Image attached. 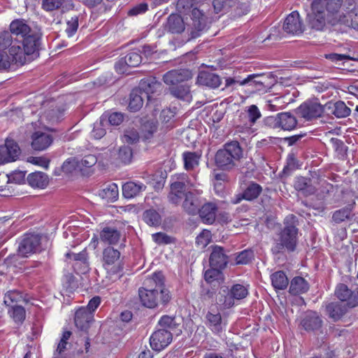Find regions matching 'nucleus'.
Segmentation results:
<instances>
[{
  "label": "nucleus",
  "mask_w": 358,
  "mask_h": 358,
  "mask_svg": "<svg viewBox=\"0 0 358 358\" xmlns=\"http://www.w3.org/2000/svg\"><path fill=\"white\" fill-rule=\"evenodd\" d=\"M9 32L19 38L20 48L24 57L38 54L42 33L37 28H31L24 19L13 20L9 26Z\"/></svg>",
  "instance_id": "1"
},
{
  "label": "nucleus",
  "mask_w": 358,
  "mask_h": 358,
  "mask_svg": "<svg viewBox=\"0 0 358 358\" xmlns=\"http://www.w3.org/2000/svg\"><path fill=\"white\" fill-rule=\"evenodd\" d=\"M19 38L9 31H0V71L8 70L13 64L24 65L27 62Z\"/></svg>",
  "instance_id": "2"
},
{
  "label": "nucleus",
  "mask_w": 358,
  "mask_h": 358,
  "mask_svg": "<svg viewBox=\"0 0 358 358\" xmlns=\"http://www.w3.org/2000/svg\"><path fill=\"white\" fill-rule=\"evenodd\" d=\"M295 218V216L292 215L287 216L285 219V227L280 234L279 243L272 248L273 253H280L284 249L288 251L295 250L298 234Z\"/></svg>",
  "instance_id": "3"
},
{
  "label": "nucleus",
  "mask_w": 358,
  "mask_h": 358,
  "mask_svg": "<svg viewBox=\"0 0 358 358\" xmlns=\"http://www.w3.org/2000/svg\"><path fill=\"white\" fill-rule=\"evenodd\" d=\"M243 157V150L239 143L231 141L226 143L222 149L215 154L216 165L223 170H229L234 167Z\"/></svg>",
  "instance_id": "4"
},
{
  "label": "nucleus",
  "mask_w": 358,
  "mask_h": 358,
  "mask_svg": "<svg viewBox=\"0 0 358 358\" xmlns=\"http://www.w3.org/2000/svg\"><path fill=\"white\" fill-rule=\"evenodd\" d=\"M262 117V113L256 105H251L245 108L236 122L235 133L250 136L254 133L252 127Z\"/></svg>",
  "instance_id": "5"
},
{
  "label": "nucleus",
  "mask_w": 358,
  "mask_h": 358,
  "mask_svg": "<svg viewBox=\"0 0 358 358\" xmlns=\"http://www.w3.org/2000/svg\"><path fill=\"white\" fill-rule=\"evenodd\" d=\"M120 259V251L113 247H107L103 250V266L113 280H116L122 276V267Z\"/></svg>",
  "instance_id": "6"
},
{
  "label": "nucleus",
  "mask_w": 358,
  "mask_h": 358,
  "mask_svg": "<svg viewBox=\"0 0 358 358\" xmlns=\"http://www.w3.org/2000/svg\"><path fill=\"white\" fill-rule=\"evenodd\" d=\"M222 292H220V296L219 302L225 308H229L234 304V299H242L245 298L248 294V289L246 287L242 285H234L229 291L227 287L222 288Z\"/></svg>",
  "instance_id": "7"
},
{
  "label": "nucleus",
  "mask_w": 358,
  "mask_h": 358,
  "mask_svg": "<svg viewBox=\"0 0 358 358\" xmlns=\"http://www.w3.org/2000/svg\"><path fill=\"white\" fill-rule=\"evenodd\" d=\"M315 3L313 1L311 12L308 14V22L309 25L316 30L321 31L326 26L327 23H332V20L321 8H316Z\"/></svg>",
  "instance_id": "8"
},
{
  "label": "nucleus",
  "mask_w": 358,
  "mask_h": 358,
  "mask_svg": "<svg viewBox=\"0 0 358 358\" xmlns=\"http://www.w3.org/2000/svg\"><path fill=\"white\" fill-rule=\"evenodd\" d=\"M192 24L187 29L191 38H196L200 36L207 30L206 17L198 8H194L192 10Z\"/></svg>",
  "instance_id": "9"
},
{
  "label": "nucleus",
  "mask_w": 358,
  "mask_h": 358,
  "mask_svg": "<svg viewBox=\"0 0 358 358\" xmlns=\"http://www.w3.org/2000/svg\"><path fill=\"white\" fill-rule=\"evenodd\" d=\"M40 243L41 237L38 234H25L19 243V255L22 257H28L36 252Z\"/></svg>",
  "instance_id": "10"
},
{
  "label": "nucleus",
  "mask_w": 358,
  "mask_h": 358,
  "mask_svg": "<svg viewBox=\"0 0 358 358\" xmlns=\"http://www.w3.org/2000/svg\"><path fill=\"white\" fill-rule=\"evenodd\" d=\"M96 157L93 155H85L81 159L76 158L67 159L62 166L64 171L71 172L73 170L82 171L85 168H90L96 164Z\"/></svg>",
  "instance_id": "11"
},
{
  "label": "nucleus",
  "mask_w": 358,
  "mask_h": 358,
  "mask_svg": "<svg viewBox=\"0 0 358 358\" xmlns=\"http://www.w3.org/2000/svg\"><path fill=\"white\" fill-rule=\"evenodd\" d=\"M173 335L169 330L159 329L150 336V346L155 351H161L171 343Z\"/></svg>",
  "instance_id": "12"
},
{
  "label": "nucleus",
  "mask_w": 358,
  "mask_h": 358,
  "mask_svg": "<svg viewBox=\"0 0 358 358\" xmlns=\"http://www.w3.org/2000/svg\"><path fill=\"white\" fill-rule=\"evenodd\" d=\"M20 154L17 143L6 138L4 145H0V164L15 161Z\"/></svg>",
  "instance_id": "13"
},
{
  "label": "nucleus",
  "mask_w": 358,
  "mask_h": 358,
  "mask_svg": "<svg viewBox=\"0 0 358 358\" xmlns=\"http://www.w3.org/2000/svg\"><path fill=\"white\" fill-rule=\"evenodd\" d=\"M324 111L323 106L317 101H306L297 109L298 113L306 120L319 117Z\"/></svg>",
  "instance_id": "14"
},
{
  "label": "nucleus",
  "mask_w": 358,
  "mask_h": 358,
  "mask_svg": "<svg viewBox=\"0 0 358 358\" xmlns=\"http://www.w3.org/2000/svg\"><path fill=\"white\" fill-rule=\"evenodd\" d=\"M155 285L154 289H157L160 292V299L163 303H166L171 299L169 291L164 287V275L161 272H155L151 278L145 280L144 285L148 287Z\"/></svg>",
  "instance_id": "15"
},
{
  "label": "nucleus",
  "mask_w": 358,
  "mask_h": 358,
  "mask_svg": "<svg viewBox=\"0 0 358 358\" xmlns=\"http://www.w3.org/2000/svg\"><path fill=\"white\" fill-rule=\"evenodd\" d=\"M283 29L293 35H299L303 32V25L297 11H293L287 15L283 24Z\"/></svg>",
  "instance_id": "16"
},
{
  "label": "nucleus",
  "mask_w": 358,
  "mask_h": 358,
  "mask_svg": "<svg viewBox=\"0 0 358 358\" xmlns=\"http://www.w3.org/2000/svg\"><path fill=\"white\" fill-rule=\"evenodd\" d=\"M160 292L157 289L141 287L138 289V296L142 304L149 308H155L159 301Z\"/></svg>",
  "instance_id": "17"
},
{
  "label": "nucleus",
  "mask_w": 358,
  "mask_h": 358,
  "mask_svg": "<svg viewBox=\"0 0 358 358\" xmlns=\"http://www.w3.org/2000/svg\"><path fill=\"white\" fill-rule=\"evenodd\" d=\"M141 62L142 57L139 52L131 51L115 63V69L117 73H124L127 71L126 66L136 67Z\"/></svg>",
  "instance_id": "18"
},
{
  "label": "nucleus",
  "mask_w": 358,
  "mask_h": 358,
  "mask_svg": "<svg viewBox=\"0 0 358 358\" xmlns=\"http://www.w3.org/2000/svg\"><path fill=\"white\" fill-rule=\"evenodd\" d=\"M335 295L341 301L346 302L350 307H355L358 305V294L351 291L344 284L337 285Z\"/></svg>",
  "instance_id": "19"
},
{
  "label": "nucleus",
  "mask_w": 358,
  "mask_h": 358,
  "mask_svg": "<svg viewBox=\"0 0 358 358\" xmlns=\"http://www.w3.org/2000/svg\"><path fill=\"white\" fill-rule=\"evenodd\" d=\"M192 78V73L187 69L171 70L164 74V82L169 85H175Z\"/></svg>",
  "instance_id": "20"
},
{
  "label": "nucleus",
  "mask_w": 358,
  "mask_h": 358,
  "mask_svg": "<svg viewBox=\"0 0 358 358\" xmlns=\"http://www.w3.org/2000/svg\"><path fill=\"white\" fill-rule=\"evenodd\" d=\"M268 80L269 78L266 74H250L242 80L241 85H249L255 87L257 90L262 91L270 87Z\"/></svg>",
  "instance_id": "21"
},
{
  "label": "nucleus",
  "mask_w": 358,
  "mask_h": 358,
  "mask_svg": "<svg viewBox=\"0 0 358 358\" xmlns=\"http://www.w3.org/2000/svg\"><path fill=\"white\" fill-rule=\"evenodd\" d=\"M262 192V187L260 185L250 182L243 194L236 195V196L231 200V202L234 204L240 203L243 199L248 201H252L257 199L261 192Z\"/></svg>",
  "instance_id": "22"
},
{
  "label": "nucleus",
  "mask_w": 358,
  "mask_h": 358,
  "mask_svg": "<svg viewBox=\"0 0 358 358\" xmlns=\"http://www.w3.org/2000/svg\"><path fill=\"white\" fill-rule=\"evenodd\" d=\"M209 263L211 267L224 268L228 263V257L225 254L224 248L218 246H212V252L209 257Z\"/></svg>",
  "instance_id": "23"
},
{
  "label": "nucleus",
  "mask_w": 358,
  "mask_h": 358,
  "mask_svg": "<svg viewBox=\"0 0 358 358\" xmlns=\"http://www.w3.org/2000/svg\"><path fill=\"white\" fill-rule=\"evenodd\" d=\"M94 313L84 307L80 308L75 314V324L81 331H87L93 321Z\"/></svg>",
  "instance_id": "24"
},
{
  "label": "nucleus",
  "mask_w": 358,
  "mask_h": 358,
  "mask_svg": "<svg viewBox=\"0 0 358 358\" xmlns=\"http://www.w3.org/2000/svg\"><path fill=\"white\" fill-rule=\"evenodd\" d=\"M31 147L35 150H43L52 143V136L49 133L37 131L31 136Z\"/></svg>",
  "instance_id": "25"
},
{
  "label": "nucleus",
  "mask_w": 358,
  "mask_h": 358,
  "mask_svg": "<svg viewBox=\"0 0 358 358\" xmlns=\"http://www.w3.org/2000/svg\"><path fill=\"white\" fill-rule=\"evenodd\" d=\"M197 83L210 88H217L222 83L220 77L215 73L206 71L199 72L197 76Z\"/></svg>",
  "instance_id": "26"
},
{
  "label": "nucleus",
  "mask_w": 358,
  "mask_h": 358,
  "mask_svg": "<svg viewBox=\"0 0 358 358\" xmlns=\"http://www.w3.org/2000/svg\"><path fill=\"white\" fill-rule=\"evenodd\" d=\"M294 187L296 191L305 196L315 194L319 189L317 185L312 183L310 179L302 176L296 178Z\"/></svg>",
  "instance_id": "27"
},
{
  "label": "nucleus",
  "mask_w": 358,
  "mask_h": 358,
  "mask_svg": "<svg viewBox=\"0 0 358 358\" xmlns=\"http://www.w3.org/2000/svg\"><path fill=\"white\" fill-rule=\"evenodd\" d=\"M322 321L318 314L314 311H308L303 315L301 324L308 331H315L322 327Z\"/></svg>",
  "instance_id": "28"
},
{
  "label": "nucleus",
  "mask_w": 358,
  "mask_h": 358,
  "mask_svg": "<svg viewBox=\"0 0 358 358\" xmlns=\"http://www.w3.org/2000/svg\"><path fill=\"white\" fill-rule=\"evenodd\" d=\"M200 206L201 200L198 194L187 192L182 203L183 210L188 214L195 215L198 213Z\"/></svg>",
  "instance_id": "29"
},
{
  "label": "nucleus",
  "mask_w": 358,
  "mask_h": 358,
  "mask_svg": "<svg viewBox=\"0 0 358 358\" xmlns=\"http://www.w3.org/2000/svg\"><path fill=\"white\" fill-rule=\"evenodd\" d=\"M198 213L203 223L211 224L216 220L217 206L215 203L208 202L199 209Z\"/></svg>",
  "instance_id": "30"
},
{
  "label": "nucleus",
  "mask_w": 358,
  "mask_h": 358,
  "mask_svg": "<svg viewBox=\"0 0 358 358\" xmlns=\"http://www.w3.org/2000/svg\"><path fill=\"white\" fill-rule=\"evenodd\" d=\"M206 325L215 334L223 330V323L221 315L218 310L210 309L206 315Z\"/></svg>",
  "instance_id": "31"
},
{
  "label": "nucleus",
  "mask_w": 358,
  "mask_h": 358,
  "mask_svg": "<svg viewBox=\"0 0 358 358\" xmlns=\"http://www.w3.org/2000/svg\"><path fill=\"white\" fill-rule=\"evenodd\" d=\"M349 6L346 14H343V17L341 16L339 20L342 24L358 31V6L353 3H350Z\"/></svg>",
  "instance_id": "32"
},
{
  "label": "nucleus",
  "mask_w": 358,
  "mask_h": 358,
  "mask_svg": "<svg viewBox=\"0 0 358 358\" xmlns=\"http://www.w3.org/2000/svg\"><path fill=\"white\" fill-rule=\"evenodd\" d=\"M275 127L281 128L283 130H292L296 126V117L290 113H282L278 114L275 117Z\"/></svg>",
  "instance_id": "33"
},
{
  "label": "nucleus",
  "mask_w": 358,
  "mask_h": 358,
  "mask_svg": "<svg viewBox=\"0 0 358 358\" xmlns=\"http://www.w3.org/2000/svg\"><path fill=\"white\" fill-rule=\"evenodd\" d=\"M316 8H321L331 17L337 15L341 8L343 0H313Z\"/></svg>",
  "instance_id": "34"
},
{
  "label": "nucleus",
  "mask_w": 358,
  "mask_h": 358,
  "mask_svg": "<svg viewBox=\"0 0 358 358\" xmlns=\"http://www.w3.org/2000/svg\"><path fill=\"white\" fill-rule=\"evenodd\" d=\"M100 240L105 244L115 245L117 244L121 237L120 232L112 227H105L100 231Z\"/></svg>",
  "instance_id": "35"
},
{
  "label": "nucleus",
  "mask_w": 358,
  "mask_h": 358,
  "mask_svg": "<svg viewBox=\"0 0 358 358\" xmlns=\"http://www.w3.org/2000/svg\"><path fill=\"white\" fill-rule=\"evenodd\" d=\"M161 88V83L157 82L155 78L142 80L138 90L146 96L148 100L151 99V94L157 92Z\"/></svg>",
  "instance_id": "36"
},
{
  "label": "nucleus",
  "mask_w": 358,
  "mask_h": 358,
  "mask_svg": "<svg viewBox=\"0 0 358 358\" xmlns=\"http://www.w3.org/2000/svg\"><path fill=\"white\" fill-rule=\"evenodd\" d=\"M146 186L142 182H127L122 185V194L127 199H131L144 191Z\"/></svg>",
  "instance_id": "37"
},
{
  "label": "nucleus",
  "mask_w": 358,
  "mask_h": 358,
  "mask_svg": "<svg viewBox=\"0 0 358 358\" xmlns=\"http://www.w3.org/2000/svg\"><path fill=\"white\" fill-rule=\"evenodd\" d=\"M27 181L33 187L43 189L48 185L49 178L46 173L41 171H36L29 174Z\"/></svg>",
  "instance_id": "38"
},
{
  "label": "nucleus",
  "mask_w": 358,
  "mask_h": 358,
  "mask_svg": "<svg viewBox=\"0 0 358 358\" xmlns=\"http://www.w3.org/2000/svg\"><path fill=\"white\" fill-rule=\"evenodd\" d=\"M42 8L50 12L65 7L66 8H73V4L71 0H42Z\"/></svg>",
  "instance_id": "39"
},
{
  "label": "nucleus",
  "mask_w": 358,
  "mask_h": 358,
  "mask_svg": "<svg viewBox=\"0 0 358 358\" xmlns=\"http://www.w3.org/2000/svg\"><path fill=\"white\" fill-rule=\"evenodd\" d=\"M309 289L308 282L302 277L296 276L290 282L289 293L298 295L306 292Z\"/></svg>",
  "instance_id": "40"
},
{
  "label": "nucleus",
  "mask_w": 358,
  "mask_h": 358,
  "mask_svg": "<svg viewBox=\"0 0 358 358\" xmlns=\"http://www.w3.org/2000/svg\"><path fill=\"white\" fill-rule=\"evenodd\" d=\"M166 29L173 34H180L185 30V24L178 15H171L167 20Z\"/></svg>",
  "instance_id": "41"
},
{
  "label": "nucleus",
  "mask_w": 358,
  "mask_h": 358,
  "mask_svg": "<svg viewBox=\"0 0 358 358\" xmlns=\"http://www.w3.org/2000/svg\"><path fill=\"white\" fill-rule=\"evenodd\" d=\"M200 158L201 155L196 152H184L182 153V159L185 169L191 171L198 166Z\"/></svg>",
  "instance_id": "42"
},
{
  "label": "nucleus",
  "mask_w": 358,
  "mask_h": 358,
  "mask_svg": "<svg viewBox=\"0 0 358 358\" xmlns=\"http://www.w3.org/2000/svg\"><path fill=\"white\" fill-rule=\"evenodd\" d=\"M143 96L142 92L138 89L131 91L128 106L130 111L136 112L141 108L143 104Z\"/></svg>",
  "instance_id": "43"
},
{
  "label": "nucleus",
  "mask_w": 358,
  "mask_h": 358,
  "mask_svg": "<svg viewBox=\"0 0 358 358\" xmlns=\"http://www.w3.org/2000/svg\"><path fill=\"white\" fill-rule=\"evenodd\" d=\"M179 183H171V192L169 194V201L174 204H179L185 198L187 193L186 189H181Z\"/></svg>",
  "instance_id": "44"
},
{
  "label": "nucleus",
  "mask_w": 358,
  "mask_h": 358,
  "mask_svg": "<svg viewBox=\"0 0 358 358\" xmlns=\"http://www.w3.org/2000/svg\"><path fill=\"white\" fill-rule=\"evenodd\" d=\"M171 93L175 97L189 102L192 100L189 86L182 84L171 88Z\"/></svg>",
  "instance_id": "45"
},
{
  "label": "nucleus",
  "mask_w": 358,
  "mask_h": 358,
  "mask_svg": "<svg viewBox=\"0 0 358 358\" xmlns=\"http://www.w3.org/2000/svg\"><path fill=\"white\" fill-rule=\"evenodd\" d=\"M271 280L275 289H285L289 284L286 274L281 271L273 273L271 275Z\"/></svg>",
  "instance_id": "46"
},
{
  "label": "nucleus",
  "mask_w": 358,
  "mask_h": 358,
  "mask_svg": "<svg viewBox=\"0 0 358 358\" xmlns=\"http://www.w3.org/2000/svg\"><path fill=\"white\" fill-rule=\"evenodd\" d=\"M23 301L24 298L22 294L17 290L7 292L3 297L4 304L10 308L19 305L18 303Z\"/></svg>",
  "instance_id": "47"
},
{
  "label": "nucleus",
  "mask_w": 358,
  "mask_h": 358,
  "mask_svg": "<svg viewBox=\"0 0 358 358\" xmlns=\"http://www.w3.org/2000/svg\"><path fill=\"white\" fill-rule=\"evenodd\" d=\"M326 311L329 317L334 321H337L341 318L345 313L343 307L337 302H331L327 305Z\"/></svg>",
  "instance_id": "48"
},
{
  "label": "nucleus",
  "mask_w": 358,
  "mask_h": 358,
  "mask_svg": "<svg viewBox=\"0 0 358 358\" xmlns=\"http://www.w3.org/2000/svg\"><path fill=\"white\" fill-rule=\"evenodd\" d=\"M101 196L108 201L113 202L117 200L119 195L117 185L115 183H110L104 187L100 193Z\"/></svg>",
  "instance_id": "49"
},
{
  "label": "nucleus",
  "mask_w": 358,
  "mask_h": 358,
  "mask_svg": "<svg viewBox=\"0 0 358 358\" xmlns=\"http://www.w3.org/2000/svg\"><path fill=\"white\" fill-rule=\"evenodd\" d=\"M143 219L150 226H159L162 222V217L159 213L154 209L145 210L143 215Z\"/></svg>",
  "instance_id": "50"
},
{
  "label": "nucleus",
  "mask_w": 358,
  "mask_h": 358,
  "mask_svg": "<svg viewBox=\"0 0 358 358\" xmlns=\"http://www.w3.org/2000/svg\"><path fill=\"white\" fill-rule=\"evenodd\" d=\"M66 257L70 259L73 258L76 262L74 266H77L78 264H82L84 273L88 271L87 254L85 250L79 253L67 252Z\"/></svg>",
  "instance_id": "51"
},
{
  "label": "nucleus",
  "mask_w": 358,
  "mask_h": 358,
  "mask_svg": "<svg viewBox=\"0 0 358 358\" xmlns=\"http://www.w3.org/2000/svg\"><path fill=\"white\" fill-rule=\"evenodd\" d=\"M235 255V263L237 265L248 264L255 257L254 252L251 249L244 250Z\"/></svg>",
  "instance_id": "52"
},
{
  "label": "nucleus",
  "mask_w": 358,
  "mask_h": 358,
  "mask_svg": "<svg viewBox=\"0 0 358 358\" xmlns=\"http://www.w3.org/2000/svg\"><path fill=\"white\" fill-rule=\"evenodd\" d=\"M350 109L343 101H337L334 103V106L331 110L332 114L338 118L348 117L350 114Z\"/></svg>",
  "instance_id": "53"
},
{
  "label": "nucleus",
  "mask_w": 358,
  "mask_h": 358,
  "mask_svg": "<svg viewBox=\"0 0 358 358\" xmlns=\"http://www.w3.org/2000/svg\"><path fill=\"white\" fill-rule=\"evenodd\" d=\"M8 314L15 322L22 323L25 319L26 311L22 306L17 305L10 308Z\"/></svg>",
  "instance_id": "54"
},
{
  "label": "nucleus",
  "mask_w": 358,
  "mask_h": 358,
  "mask_svg": "<svg viewBox=\"0 0 358 358\" xmlns=\"http://www.w3.org/2000/svg\"><path fill=\"white\" fill-rule=\"evenodd\" d=\"M211 233L207 229L203 230L196 238V245L199 249H204L211 241Z\"/></svg>",
  "instance_id": "55"
},
{
  "label": "nucleus",
  "mask_w": 358,
  "mask_h": 358,
  "mask_svg": "<svg viewBox=\"0 0 358 358\" xmlns=\"http://www.w3.org/2000/svg\"><path fill=\"white\" fill-rule=\"evenodd\" d=\"M221 268L211 267V268L206 271L204 273V279L208 283H213L221 278Z\"/></svg>",
  "instance_id": "56"
},
{
  "label": "nucleus",
  "mask_w": 358,
  "mask_h": 358,
  "mask_svg": "<svg viewBox=\"0 0 358 358\" xmlns=\"http://www.w3.org/2000/svg\"><path fill=\"white\" fill-rule=\"evenodd\" d=\"M106 123L103 120H100L99 122H96L94 124L93 129L91 132V135L95 139H100L105 136L106 131L105 129Z\"/></svg>",
  "instance_id": "57"
},
{
  "label": "nucleus",
  "mask_w": 358,
  "mask_h": 358,
  "mask_svg": "<svg viewBox=\"0 0 358 358\" xmlns=\"http://www.w3.org/2000/svg\"><path fill=\"white\" fill-rule=\"evenodd\" d=\"M173 180V182L172 183H179L181 189H187V187L194 186V183L189 179L187 175L185 173L176 175Z\"/></svg>",
  "instance_id": "58"
},
{
  "label": "nucleus",
  "mask_w": 358,
  "mask_h": 358,
  "mask_svg": "<svg viewBox=\"0 0 358 358\" xmlns=\"http://www.w3.org/2000/svg\"><path fill=\"white\" fill-rule=\"evenodd\" d=\"M160 327L159 329H165L169 330L171 332L176 328V324L173 317L164 315L161 317L158 323Z\"/></svg>",
  "instance_id": "59"
},
{
  "label": "nucleus",
  "mask_w": 358,
  "mask_h": 358,
  "mask_svg": "<svg viewBox=\"0 0 358 358\" xmlns=\"http://www.w3.org/2000/svg\"><path fill=\"white\" fill-rule=\"evenodd\" d=\"M157 124L156 122L151 121L145 122L143 127V138L145 140L150 139L153 134L157 131Z\"/></svg>",
  "instance_id": "60"
},
{
  "label": "nucleus",
  "mask_w": 358,
  "mask_h": 358,
  "mask_svg": "<svg viewBox=\"0 0 358 358\" xmlns=\"http://www.w3.org/2000/svg\"><path fill=\"white\" fill-rule=\"evenodd\" d=\"M66 32L69 37L73 36L78 28V17L73 16L66 23Z\"/></svg>",
  "instance_id": "61"
},
{
  "label": "nucleus",
  "mask_w": 358,
  "mask_h": 358,
  "mask_svg": "<svg viewBox=\"0 0 358 358\" xmlns=\"http://www.w3.org/2000/svg\"><path fill=\"white\" fill-rule=\"evenodd\" d=\"M132 157L131 149L129 146H122L118 152L119 159L124 164L129 163Z\"/></svg>",
  "instance_id": "62"
},
{
  "label": "nucleus",
  "mask_w": 358,
  "mask_h": 358,
  "mask_svg": "<svg viewBox=\"0 0 358 358\" xmlns=\"http://www.w3.org/2000/svg\"><path fill=\"white\" fill-rule=\"evenodd\" d=\"M152 240L157 244H169L173 242L172 237L165 233L158 232L152 235Z\"/></svg>",
  "instance_id": "63"
},
{
  "label": "nucleus",
  "mask_w": 358,
  "mask_h": 358,
  "mask_svg": "<svg viewBox=\"0 0 358 358\" xmlns=\"http://www.w3.org/2000/svg\"><path fill=\"white\" fill-rule=\"evenodd\" d=\"M139 139V135L138 131L134 129H129L124 131V141L133 144L136 143Z\"/></svg>",
  "instance_id": "64"
}]
</instances>
